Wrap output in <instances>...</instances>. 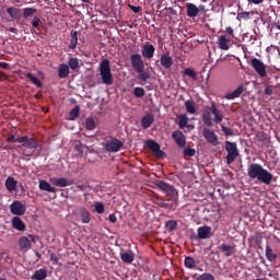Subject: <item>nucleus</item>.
Listing matches in <instances>:
<instances>
[{
  "mask_svg": "<svg viewBox=\"0 0 280 280\" xmlns=\"http://www.w3.org/2000/svg\"><path fill=\"white\" fill-rule=\"evenodd\" d=\"M247 176H249L252 180L262 183V185H270V183H272V178H275L272 173L264 168V166L259 163H252L248 165Z\"/></svg>",
  "mask_w": 280,
  "mask_h": 280,
  "instance_id": "1",
  "label": "nucleus"
},
{
  "mask_svg": "<svg viewBox=\"0 0 280 280\" xmlns=\"http://www.w3.org/2000/svg\"><path fill=\"white\" fill-rule=\"evenodd\" d=\"M100 73L103 84L110 86L113 84V72L110 71V60L103 59L100 63Z\"/></svg>",
  "mask_w": 280,
  "mask_h": 280,
  "instance_id": "2",
  "label": "nucleus"
},
{
  "mask_svg": "<svg viewBox=\"0 0 280 280\" xmlns=\"http://www.w3.org/2000/svg\"><path fill=\"white\" fill-rule=\"evenodd\" d=\"M105 152H109V154H113L115 152H119L121 148H124V141L113 138V137H107L105 138V141L102 143Z\"/></svg>",
  "mask_w": 280,
  "mask_h": 280,
  "instance_id": "3",
  "label": "nucleus"
},
{
  "mask_svg": "<svg viewBox=\"0 0 280 280\" xmlns=\"http://www.w3.org/2000/svg\"><path fill=\"white\" fill-rule=\"evenodd\" d=\"M225 152H228V155H226L228 165H231V163H235V160L240 156V150L237 149V144L229 140L225 141Z\"/></svg>",
  "mask_w": 280,
  "mask_h": 280,
  "instance_id": "4",
  "label": "nucleus"
},
{
  "mask_svg": "<svg viewBox=\"0 0 280 280\" xmlns=\"http://www.w3.org/2000/svg\"><path fill=\"white\" fill-rule=\"evenodd\" d=\"M155 185L158 189L163 191V194H165V196H168V198H176V196H178V190H176L173 185H170L164 180H158Z\"/></svg>",
  "mask_w": 280,
  "mask_h": 280,
  "instance_id": "5",
  "label": "nucleus"
},
{
  "mask_svg": "<svg viewBox=\"0 0 280 280\" xmlns=\"http://www.w3.org/2000/svg\"><path fill=\"white\" fill-rule=\"evenodd\" d=\"M131 67L136 73H143L145 71V63L143 62V57L139 54L130 55Z\"/></svg>",
  "mask_w": 280,
  "mask_h": 280,
  "instance_id": "6",
  "label": "nucleus"
},
{
  "mask_svg": "<svg viewBox=\"0 0 280 280\" xmlns=\"http://www.w3.org/2000/svg\"><path fill=\"white\" fill-rule=\"evenodd\" d=\"M32 243L36 244V236L28 234L27 236H22L19 240L20 250L27 253L32 248Z\"/></svg>",
  "mask_w": 280,
  "mask_h": 280,
  "instance_id": "7",
  "label": "nucleus"
},
{
  "mask_svg": "<svg viewBox=\"0 0 280 280\" xmlns=\"http://www.w3.org/2000/svg\"><path fill=\"white\" fill-rule=\"evenodd\" d=\"M15 143H22L23 148H28L30 150H34L38 145V141L36 139L27 136L16 138Z\"/></svg>",
  "mask_w": 280,
  "mask_h": 280,
  "instance_id": "8",
  "label": "nucleus"
},
{
  "mask_svg": "<svg viewBox=\"0 0 280 280\" xmlns=\"http://www.w3.org/2000/svg\"><path fill=\"white\" fill-rule=\"evenodd\" d=\"M250 65L253 69L256 71V73L259 74L260 78H266L267 72H266V65L264 63V61L257 58H253L250 60Z\"/></svg>",
  "mask_w": 280,
  "mask_h": 280,
  "instance_id": "9",
  "label": "nucleus"
},
{
  "mask_svg": "<svg viewBox=\"0 0 280 280\" xmlns=\"http://www.w3.org/2000/svg\"><path fill=\"white\" fill-rule=\"evenodd\" d=\"M10 210L13 215H25V211H27L25 205L21 201H13L10 206Z\"/></svg>",
  "mask_w": 280,
  "mask_h": 280,
  "instance_id": "10",
  "label": "nucleus"
},
{
  "mask_svg": "<svg viewBox=\"0 0 280 280\" xmlns=\"http://www.w3.org/2000/svg\"><path fill=\"white\" fill-rule=\"evenodd\" d=\"M202 132L208 143H211V145H220V141L218 140V135H215V132L207 128H205Z\"/></svg>",
  "mask_w": 280,
  "mask_h": 280,
  "instance_id": "11",
  "label": "nucleus"
},
{
  "mask_svg": "<svg viewBox=\"0 0 280 280\" xmlns=\"http://www.w3.org/2000/svg\"><path fill=\"white\" fill-rule=\"evenodd\" d=\"M155 51H156V48L154 47V45L147 43L143 45L141 54L143 58H145L147 60H151V58H154Z\"/></svg>",
  "mask_w": 280,
  "mask_h": 280,
  "instance_id": "12",
  "label": "nucleus"
},
{
  "mask_svg": "<svg viewBox=\"0 0 280 280\" xmlns=\"http://www.w3.org/2000/svg\"><path fill=\"white\" fill-rule=\"evenodd\" d=\"M172 137L178 148H185L187 145V140L185 139V133L180 130H176L172 133Z\"/></svg>",
  "mask_w": 280,
  "mask_h": 280,
  "instance_id": "13",
  "label": "nucleus"
},
{
  "mask_svg": "<svg viewBox=\"0 0 280 280\" xmlns=\"http://www.w3.org/2000/svg\"><path fill=\"white\" fill-rule=\"evenodd\" d=\"M210 113L214 115V124H221L224 119V115H222V110L218 109L215 102H211Z\"/></svg>",
  "mask_w": 280,
  "mask_h": 280,
  "instance_id": "14",
  "label": "nucleus"
},
{
  "mask_svg": "<svg viewBox=\"0 0 280 280\" xmlns=\"http://www.w3.org/2000/svg\"><path fill=\"white\" fill-rule=\"evenodd\" d=\"M50 183H52L55 187H69L70 185H73V182L71 179H68L67 177H55L50 179Z\"/></svg>",
  "mask_w": 280,
  "mask_h": 280,
  "instance_id": "15",
  "label": "nucleus"
},
{
  "mask_svg": "<svg viewBox=\"0 0 280 280\" xmlns=\"http://www.w3.org/2000/svg\"><path fill=\"white\" fill-rule=\"evenodd\" d=\"M199 240H209L211 237V226L203 225L197 230Z\"/></svg>",
  "mask_w": 280,
  "mask_h": 280,
  "instance_id": "16",
  "label": "nucleus"
},
{
  "mask_svg": "<svg viewBox=\"0 0 280 280\" xmlns=\"http://www.w3.org/2000/svg\"><path fill=\"white\" fill-rule=\"evenodd\" d=\"M79 213H80L81 222L83 224H89V222H91V213L89 212V209H86L85 207H80Z\"/></svg>",
  "mask_w": 280,
  "mask_h": 280,
  "instance_id": "17",
  "label": "nucleus"
},
{
  "mask_svg": "<svg viewBox=\"0 0 280 280\" xmlns=\"http://www.w3.org/2000/svg\"><path fill=\"white\" fill-rule=\"evenodd\" d=\"M153 124H154V115L152 114H147L141 119V126L142 128H144V130H148V128H150Z\"/></svg>",
  "mask_w": 280,
  "mask_h": 280,
  "instance_id": "18",
  "label": "nucleus"
},
{
  "mask_svg": "<svg viewBox=\"0 0 280 280\" xmlns=\"http://www.w3.org/2000/svg\"><path fill=\"white\" fill-rule=\"evenodd\" d=\"M186 10H187V16H189L190 19H195V16H198V14L200 12L198 7L194 3H187Z\"/></svg>",
  "mask_w": 280,
  "mask_h": 280,
  "instance_id": "19",
  "label": "nucleus"
},
{
  "mask_svg": "<svg viewBox=\"0 0 280 280\" xmlns=\"http://www.w3.org/2000/svg\"><path fill=\"white\" fill-rule=\"evenodd\" d=\"M39 189L42 191H48V194H56V187H52L51 184L45 179L39 180Z\"/></svg>",
  "mask_w": 280,
  "mask_h": 280,
  "instance_id": "20",
  "label": "nucleus"
},
{
  "mask_svg": "<svg viewBox=\"0 0 280 280\" xmlns=\"http://www.w3.org/2000/svg\"><path fill=\"white\" fill-rule=\"evenodd\" d=\"M219 250H221V253H223L224 257H231V255H233L235 253V246L221 244L219 246Z\"/></svg>",
  "mask_w": 280,
  "mask_h": 280,
  "instance_id": "21",
  "label": "nucleus"
},
{
  "mask_svg": "<svg viewBox=\"0 0 280 280\" xmlns=\"http://www.w3.org/2000/svg\"><path fill=\"white\" fill-rule=\"evenodd\" d=\"M12 226L15 231H25V229H27L25 222H23L20 217H14L12 219Z\"/></svg>",
  "mask_w": 280,
  "mask_h": 280,
  "instance_id": "22",
  "label": "nucleus"
},
{
  "mask_svg": "<svg viewBox=\"0 0 280 280\" xmlns=\"http://www.w3.org/2000/svg\"><path fill=\"white\" fill-rule=\"evenodd\" d=\"M69 73H71L69 66H67L66 63H61L58 68V78L65 80V78H69Z\"/></svg>",
  "mask_w": 280,
  "mask_h": 280,
  "instance_id": "23",
  "label": "nucleus"
},
{
  "mask_svg": "<svg viewBox=\"0 0 280 280\" xmlns=\"http://www.w3.org/2000/svg\"><path fill=\"white\" fill-rule=\"evenodd\" d=\"M242 93H244V85H238L236 90L225 95V100H237Z\"/></svg>",
  "mask_w": 280,
  "mask_h": 280,
  "instance_id": "24",
  "label": "nucleus"
},
{
  "mask_svg": "<svg viewBox=\"0 0 280 280\" xmlns=\"http://www.w3.org/2000/svg\"><path fill=\"white\" fill-rule=\"evenodd\" d=\"M120 259L121 261H124V264H132L135 261V254L132 253V250L121 252Z\"/></svg>",
  "mask_w": 280,
  "mask_h": 280,
  "instance_id": "25",
  "label": "nucleus"
},
{
  "mask_svg": "<svg viewBox=\"0 0 280 280\" xmlns=\"http://www.w3.org/2000/svg\"><path fill=\"white\" fill-rule=\"evenodd\" d=\"M160 62L164 69H170V67H172V65L174 63L172 57H170L167 54H163L161 56Z\"/></svg>",
  "mask_w": 280,
  "mask_h": 280,
  "instance_id": "26",
  "label": "nucleus"
},
{
  "mask_svg": "<svg viewBox=\"0 0 280 280\" xmlns=\"http://www.w3.org/2000/svg\"><path fill=\"white\" fill-rule=\"evenodd\" d=\"M31 279L33 280H45L47 279V269L42 268L35 270V272L32 275Z\"/></svg>",
  "mask_w": 280,
  "mask_h": 280,
  "instance_id": "27",
  "label": "nucleus"
},
{
  "mask_svg": "<svg viewBox=\"0 0 280 280\" xmlns=\"http://www.w3.org/2000/svg\"><path fill=\"white\" fill-rule=\"evenodd\" d=\"M4 185L8 191L12 192V191H16V185H19V182H16L14 177H8Z\"/></svg>",
  "mask_w": 280,
  "mask_h": 280,
  "instance_id": "28",
  "label": "nucleus"
},
{
  "mask_svg": "<svg viewBox=\"0 0 280 280\" xmlns=\"http://www.w3.org/2000/svg\"><path fill=\"white\" fill-rule=\"evenodd\" d=\"M219 49H223V51H229V39L224 35H221L218 39Z\"/></svg>",
  "mask_w": 280,
  "mask_h": 280,
  "instance_id": "29",
  "label": "nucleus"
},
{
  "mask_svg": "<svg viewBox=\"0 0 280 280\" xmlns=\"http://www.w3.org/2000/svg\"><path fill=\"white\" fill-rule=\"evenodd\" d=\"M202 121L205 126H208V128L213 127V119H211V112H203Z\"/></svg>",
  "mask_w": 280,
  "mask_h": 280,
  "instance_id": "30",
  "label": "nucleus"
},
{
  "mask_svg": "<svg viewBox=\"0 0 280 280\" xmlns=\"http://www.w3.org/2000/svg\"><path fill=\"white\" fill-rule=\"evenodd\" d=\"M153 202H154V205H158V207H161L162 209L171 208L170 203H167V200H164L161 197H154Z\"/></svg>",
  "mask_w": 280,
  "mask_h": 280,
  "instance_id": "31",
  "label": "nucleus"
},
{
  "mask_svg": "<svg viewBox=\"0 0 280 280\" xmlns=\"http://www.w3.org/2000/svg\"><path fill=\"white\" fill-rule=\"evenodd\" d=\"M26 78H27V80H30V82L35 84V86H37V89H43V82H40V80H38V78L34 77V74H32L31 72H27Z\"/></svg>",
  "mask_w": 280,
  "mask_h": 280,
  "instance_id": "32",
  "label": "nucleus"
},
{
  "mask_svg": "<svg viewBox=\"0 0 280 280\" xmlns=\"http://www.w3.org/2000/svg\"><path fill=\"white\" fill-rule=\"evenodd\" d=\"M70 36L69 49H75L78 47V31H72Z\"/></svg>",
  "mask_w": 280,
  "mask_h": 280,
  "instance_id": "33",
  "label": "nucleus"
},
{
  "mask_svg": "<svg viewBox=\"0 0 280 280\" xmlns=\"http://www.w3.org/2000/svg\"><path fill=\"white\" fill-rule=\"evenodd\" d=\"M266 258L268 259V261H277V254H275V252L272 250V248H270V245L266 246Z\"/></svg>",
  "mask_w": 280,
  "mask_h": 280,
  "instance_id": "34",
  "label": "nucleus"
},
{
  "mask_svg": "<svg viewBox=\"0 0 280 280\" xmlns=\"http://www.w3.org/2000/svg\"><path fill=\"white\" fill-rule=\"evenodd\" d=\"M185 108L189 115H196V106L194 105L192 100H188L185 102Z\"/></svg>",
  "mask_w": 280,
  "mask_h": 280,
  "instance_id": "35",
  "label": "nucleus"
},
{
  "mask_svg": "<svg viewBox=\"0 0 280 280\" xmlns=\"http://www.w3.org/2000/svg\"><path fill=\"white\" fill-rule=\"evenodd\" d=\"M165 229L172 233V231H176L178 229V222L175 220H168L165 222Z\"/></svg>",
  "mask_w": 280,
  "mask_h": 280,
  "instance_id": "36",
  "label": "nucleus"
},
{
  "mask_svg": "<svg viewBox=\"0 0 280 280\" xmlns=\"http://www.w3.org/2000/svg\"><path fill=\"white\" fill-rule=\"evenodd\" d=\"M80 117V105H77L69 112V119L73 121V119H78Z\"/></svg>",
  "mask_w": 280,
  "mask_h": 280,
  "instance_id": "37",
  "label": "nucleus"
},
{
  "mask_svg": "<svg viewBox=\"0 0 280 280\" xmlns=\"http://www.w3.org/2000/svg\"><path fill=\"white\" fill-rule=\"evenodd\" d=\"M184 264L186 268H189L190 270L196 268V259H194L191 256L186 257Z\"/></svg>",
  "mask_w": 280,
  "mask_h": 280,
  "instance_id": "38",
  "label": "nucleus"
},
{
  "mask_svg": "<svg viewBox=\"0 0 280 280\" xmlns=\"http://www.w3.org/2000/svg\"><path fill=\"white\" fill-rule=\"evenodd\" d=\"M147 147L154 153L156 150H159V148H161V144L154 140H147Z\"/></svg>",
  "mask_w": 280,
  "mask_h": 280,
  "instance_id": "39",
  "label": "nucleus"
},
{
  "mask_svg": "<svg viewBox=\"0 0 280 280\" xmlns=\"http://www.w3.org/2000/svg\"><path fill=\"white\" fill-rule=\"evenodd\" d=\"M36 12L34 8H25L23 9V19H30V16H34Z\"/></svg>",
  "mask_w": 280,
  "mask_h": 280,
  "instance_id": "40",
  "label": "nucleus"
},
{
  "mask_svg": "<svg viewBox=\"0 0 280 280\" xmlns=\"http://www.w3.org/2000/svg\"><path fill=\"white\" fill-rule=\"evenodd\" d=\"M68 65L70 67V69H72V71H75V69H78L80 67V61L78 60V58H69L68 60Z\"/></svg>",
  "mask_w": 280,
  "mask_h": 280,
  "instance_id": "41",
  "label": "nucleus"
},
{
  "mask_svg": "<svg viewBox=\"0 0 280 280\" xmlns=\"http://www.w3.org/2000/svg\"><path fill=\"white\" fill-rule=\"evenodd\" d=\"M184 75H188V78H191V80H198V74L196 73V70L191 68L185 69Z\"/></svg>",
  "mask_w": 280,
  "mask_h": 280,
  "instance_id": "42",
  "label": "nucleus"
},
{
  "mask_svg": "<svg viewBox=\"0 0 280 280\" xmlns=\"http://www.w3.org/2000/svg\"><path fill=\"white\" fill-rule=\"evenodd\" d=\"M8 14L11 16V19H16L19 14H21V10L16 8H8L7 9Z\"/></svg>",
  "mask_w": 280,
  "mask_h": 280,
  "instance_id": "43",
  "label": "nucleus"
},
{
  "mask_svg": "<svg viewBox=\"0 0 280 280\" xmlns=\"http://www.w3.org/2000/svg\"><path fill=\"white\" fill-rule=\"evenodd\" d=\"M179 121H178V126L179 128H186L187 127V121H189V118H187V115L182 114L178 117Z\"/></svg>",
  "mask_w": 280,
  "mask_h": 280,
  "instance_id": "44",
  "label": "nucleus"
},
{
  "mask_svg": "<svg viewBox=\"0 0 280 280\" xmlns=\"http://www.w3.org/2000/svg\"><path fill=\"white\" fill-rule=\"evenodd\" d=\"M237 21H248L250 20V12L248 11H242L237 13Z\"/></svg>",
  "mask_w": 280,
  "mask_h": 280,
  "instance_id": "45",
  "label": "nucleus"
},
{
  "mask_svg": "<svg viewBox=\"0 0 280 280\" xmlns=\"http://www.w3.org/2000/svg\"><path fill=\"white\" fill-rule=\"evenodd\" d=\"M138 80H141V82H148L150 80V73L148 71L138 72Z\"/></svg>",
  "mask_w": 280,
  "mask_h": 280,
  "instance_id": "46",
  "label": "nucleus"
},
{
  "mask_svg": "<svg viewBox=\"0 0 280 280\" xmlns=\"http://www.w3.org/2000/svg\"><path fill=\"white\" fill-rule=\"evenodd\" d=\"M221 130H222V132H224V135L226 137H234L235 136V132H233V129H231V128H229L224 125L221 126Z\"/></svg>",
  "mask_w": 280,
  "mask_h": 280,
  "instance_id": "47",
  "label": "nucleus"
},
{
  "mask_svg": "<svg viewBox=\"0 0 280 280\" xmlns=\"http://www.w3.org/2000/svg\"><path fill=\"white\" fill-rule=\"evenodd\" d=\"M85 128L86 130H93L95 128V119L88 118L85 121Z\"/></svg>",
  "mask_w": 280,
  "mask_h": 280,
  "instance_id": "48",
  "label": "nucleus"
},
{
  "mask_svg": "<svg viewBox=\"0 0 280 280\" xmlns=\"http://www.w3.org/2000/svg\"><path fill=\"white\" fill-rule=\"evenodd\" d=\"M133 95L136 97H143V95H145V90H143V88H135Z\"/></svg>",
  "mask_w": 280,
  "mask_h": 280,
  "instance_id": "49",
  "label": "nucleus"
},
{
  "mask_svg": "<svg viewBox=\"0 0 280 280\" xmlns=\"http://www.w3.org/2000/svg\"><path fill=\"white\" fill-rule=\"evenodd\" d=\"M184 156H196V149L187 147L184 149Z\"/></svg>",
  "mask_w": 280,
  "mask_h": 280,
  "instance_id": "50",
  "label": "nucleus"
},
{
  "mask_svg": "<svg viewBox=\"0 0 280 280\" xmlns=\"http://www.w3.org/2000/svg\"><path fill=\"white\" fill-rule=\"evenodd\" d=\"M197 280H215V277L211 273H202L197 278Z\"/></svg>",
  "mask_w": 280,
  "mask_h": 280,
  "instance_id": "51",
  "label": "nucleus"
},
{
  "mask_svg": "<svg viewBox=\"0 0 280 280\" xmlns=\"http://www.w3.org/2000/svg\"><path fill=\"white\" fill-rule=\"evenodd\" d=\"M94 209H95L96 213H104V211H105L104 203L96 202L94 206Z\"/></svg>",
  "mask_w": 280,
  "mask_h": 280,
  "instance_id": "52",
  "label": "nucleus"
},
{
  "mask_svg": "<svg viewBox=\"0 0 280 280\" xmlns=\"http://www.w3.org/2000/svg\"><path fill=\"white\" fill-rule=\"evenodd\" d=\"M40 18L34 16L32 21V26L35 27V30H38V27H40Z\"/></svg>",
  "mask_w": 280,
  "mask_h": 280,
  "instance_id": "53",
  "label": "nucleus"
},
{
  "mask_svg": "<svg viewBox=\"0 0 280 280\" xmlns=\"http://www.w3.org/2000/svg\"><path fill=\"white\" fill-rule=\"evenodd\" d=\"M275 93V88L272 85H265V95H272Z\"/></svg>",
  "mask_w": 280,
  "mask_h": 280,
  "instance_id": "54",
  "label": "nucleus"
},
{
  "mask_svg": "<svg viewBox=\"0 0 280 280\" xmlns=\"http://www.w3.org/2000/svg\"><path fill=\"white\" fill-rule=\"evenodd\" d=\"M153 154H154V156H156V159L165 158V152L163 150H161V148H159Z\"/></svg>",
  "mask_w": 280,
  "mask_h": 280,
  "instance_id": "55",
  "label": "nucleus"
},
{
  "mask_svg": "<svg viewBox=\"0 0 280 280\" xmlns=\"http://www.w3.org/2000/svg\"><path fill=\"white\" fill-rule=\"evenodd\" d=\"M59 259H60V258L58 257V255H56V254H54V253L50 254V261H52V265H54V266H58Z\"/></svg>",
  "mask_w": 280,
  "mask_h": 280,
  "instance_id": "56",
  "label": "nucleus"
},
{
  "mask_svg": "<svg viewBox=\"0 0 280 280\" xmlns=\"http://www.w3.org/2000/svg\"><path fill=\"white\" fill-rule=\"evenodd\" d=\"M129 8L131 11H133L135 14H139V12H141V7H135L132 4H129Z\"/></svg>",
  "mask_w": 280,
  "mask_h": 280,
  "instance_id": "57",
  "label": "nucleus"
},
{
  "mask_svg": "<svg viewBox=\"0 0 280 280\" xmlns=\"http://www.w3.org/2000/svg\"><path fill=\"white\" fill-rule=\"evenodd\" d=\"M16 142V137L14 135H11L7 138V143H14Z\"/></svg>",
  "mask_w": 280,
  "mask_h": 280,
  "instance_id": "58",
  "label": "nucleus"
},
{
  "mask_svg": "<svg viewBox=\"0 0 280 280\" xmlns=\"http://www.w3.org/2000/svg\"><path fill=\"white\" fill-rule=\"evenodd\" d=\"M272 49H276V51H280L279 46L270 45L269 47H267V51H272Z\"/></svg>",
  "mask_w": 280,
  "mask_h": 280,
  "instance_id": "59",
  "label": "nucleus"
},
{
  "mask_svg": "<svg viewBox=\"0 0 280 280\" xmlns=\"http://www.w3.org/2000/svg\"><path fill=\"white\" fill-rule=\"evenodd\" d=\"M249 2L254 5H261V3H264V0H249Z\"/></svg>",
  "mask_w": 280,
  "mask_h": 280,
  "instance_id": "60",
  "label": "nucleus"
},
{
  "mask_svg": "<svg viewBox=\"0 0 280 280\" xmlns=\"http://www.w3.org/2000/svg\"><path fill=\"white\" fill-rule=\"evenodd\" d=\"M109 222H113V224H115V222H117V217L115 214H109Z\"/></svg>",
  "mask_w": 280,
  "mask_h": 280,
  "instance_id": "61",
  "label": "nucleus"
},
{
  "mask_svg": "<svg viewBox=\"0 0 280 280\" xmlns=\"http://www.w3.org/2000/svg\"><path fill=\"white\" fill-rule=\"evenodd\" d=\"M225 32H226V34H230V36H233V27H231V26H228L226 28H225Z\"/></svg>",
  "mask_w": 280,
  "mask_h": 280,
  "instance_id": "62",
  "label": "nucleus"
},
{
  "mask_svg": "<svg viewBox=\"0 0 280 280\" xmlns=\"http://www.w3.org/2000/svg\"><path fill=\"white\" fill-rule=\"evenodd\" d=\"M74 150H77V152L82 153V144L79 142V144H75Z\"/></svg>",
  "mask_w": 280,
  "mask_h": 280,
  "instance_id": "63",
  "label": "nucleus"
},
{
  "mask_svg": "<svg viewBox=\"0 0 280 280\" xmlns=\"http://www.w3.org/2000/svg\"><path fill=\"white\" fill-rule=\"evenodd\" d=\"M9 67L8 62H0V69H8Z\"/></svg>",
  "mask_w": 280,
  "mask_h": 280,
  "instance_id": "64",
  "label": "nucleus"
}]
</instances>
